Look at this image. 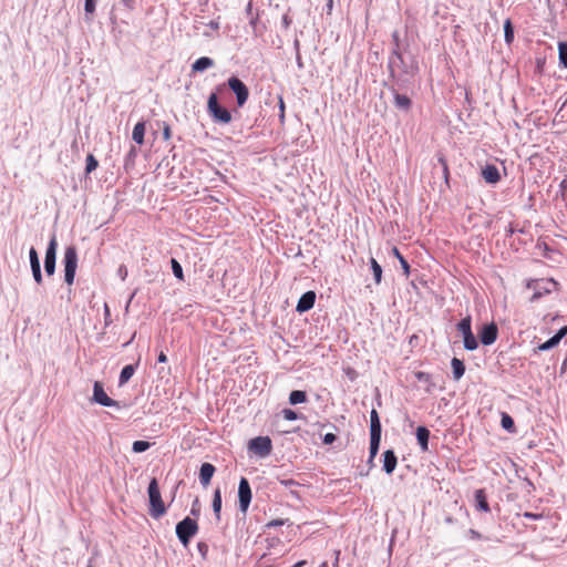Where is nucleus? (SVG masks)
<instances>
[{
	"label": "nucleus",
	"instance_id": "obj_1",
	"mask_svg": "<svg viewBox=\"0 0 567 567\" xmlns=\"http://www.w3.org/2000/svg\"><path fill=\"white\" fill-rule=\"evenodd\" d=\"M390 76L393 80L406 81L402 76L412 78L416 74L419 68L413 61L408 63L399 49H393L388 61Z\"/></svg>",
	"mask_w": 567,
	"mask_h": 567
},
{
	"label": "nucleus",
	"instance_id": "obj_2",
	"mask_svg": "<svg viewBox=\"0 0 567 567\" xmlns=\"http://www.w3.org/2000/svg\"><path fill=\"white\" fill-rule=\"evenodd\" d=\"M225 85L216 86V92H212L207 100V112L214 123L229 124L231 122V113L218 102L217 93L224 91Z\"/></svg>",
	"mask_w": 567,
	"mask_h": 567
},
{
	"label": "nucleus",
	"instance_id": "obj_3",
	"mask_svg": "<svg viewBox=\"0 0 567 567\" xmlns=\"http://www.w3.org/2000/svg\"><path fill=\"white\" fill-rule=\"evenodd\" d=\"M150 499V515L153 518H159L166 513V507L161 496L156 478H152L147 488Z\"/></svg>",
	"mask_w": 567,
	"mask_h": 567
},
{
	"label": "nucleus",
	"instance_id": "obj_4",
	"mask_svg": "<svg viewBox=\"0 0 567 567\" xmlns=\"http://www.w3.org/2000/svg\"><path fill=\"white\" fill-rule=\"evenodd\" d=\"M64 265V281L71 286L74 282L75 272L78 268V251L74 246H69L64 250L63 256Z\"/></svg>",
	"mask_w": 567,
	"mask_h": 567
},
{
	"label": "nucleus",
	"instance_id": "obj_5",
	"mask_svg": "<svg viewBox=\"0 0 567 567\" xmlns=\"http://www.w3.org/2000/svg\"><path fill=\"white\" fill-rule=\"evenodd\" d=\"M198 532V524L190 517H185L176 525V535L183 546L187 547L192 537Z\"/></svg>",
	"mask_w": 567,
	"mask_h": 567
},
{
	"label": "nucleus",
	"instance_id": "obj_6",
	"mask_svg": "<svg viewBox=\"0 0 567 567\" xmlns=\"http://www.w3.org/2000/svg\"><path fill=\"white\" fill-rule=\"evenodd\" d=\"M556 286V282L551 279L545 280H532L527 284V288L533 289V295L530 297V301L535 302L539 300L544 295L549 293L553 288Z\"/></svg>",
	"mask_w": 567,
	"mask_h": 567
},
{
	"label": "nucleus",
	"instance_id": "obj_7",
	"mask_svg": "<svg viewBox=\"0 0 567 567\" xmlns=\"http://www.w3.org/2000/svg\"><path fill=\"white\" fill-rule=\"evenodd\" d=\"M248 449L259 457H266L271 453L272 443L269 436H257L249 441Z\"/></svg>",
	"mask_w": 567,
	"mask_h": 567
},
{
	"label": "nucleus",
	"instance_id": "obj_8",
	"mask_svg": "<svg viewBox=\"0 0 567 567\" xmlns=\"http://www.w3.org/2000/svg\"><path fill=\"white\" fill-rule=\"evenodd\" d=\"M227 85L236 95L237 105L244 106L249 97V90L247 85L237 76H230L227 81Z\"/></svg>",
	"mask_w": 567,
	"mask_h": 567
},
{
	"label": "nucleus",
	"instance_id": "obj_9",
	"mask_svg": "<svg viewBox=\"0 0 567 567\" xmlns=\"http://www.w3.org/2000/svg\"><path fill=\"white\" fill-rule=\"evenodd\" d=\"M56 249L58 241L56 236L53 234L49 245L47 247L45 257H44V271L47 276H53L55 272V261H56Z\"/></svg>",
	"mask_w": 567,
	"mask_h": 567
},
{
	"label": "nucleus",
	"instance_id": "obj_10",
	"mask_svg": "<svg viewBox=\"0 0 567 567\" xmlns=\"http://www.w3.org/2000/svg\"><path fill=\"white\" fill-rule=\"evenodd\" d=\"M251 488L248 480L246 477H241L238 485V502L239 509L241 513L246 514L248 507L251 502Z\"/></svg>",
	"mask_w": 567,
	"mask_h": 567
},
{
	"label": "nucleus",
	"instance_id": "obj_11",
	"mask_svg": "<svg viewBox=\"0 0 567 567\" xmlns=\"http://www.w3.org/2000/svg\"><path fill=\"white\" fill-rule=\"evenodd\" d=\"M93 402L106 408H120V403L111 399L104 391L101 382L95 381L93 385Z\"/></svg>",
	"mask_w": 567,
	"mask_h": 567
},
{
	"label": "nucleus",
	"instance_id": "obj_12",
	"mask_svg": "<svg viewBox=\"0 0 567 567\" xmlns=\"http://www.w3.org/2000/svg\"><path fill=\"white\" fill-rule=\"evenodd\" d=\"M498 336V328L494 322L484 324L478 332L480 340L484 346L493 344Z\"/></svg>",
	"mask_w": 567,
	"mask_h": 567
},
{
	"label": "nucleus",
	"instance_id": "obj_13",
	"mask_svg": "<svg viewBox=\"0 0 567 567\" xmlns=\"http://www.w3.org/2000/svg\"><path fill=\"white\" fill-rule=\"evenodd\" d=\"M316 301V292L312 290L306 291L298 300L296 311L299 313H303L309 311Z\"/></svg>",
	"mask_w": 567,
	"mask_h": 567
},
{
	"label": "nucleus",
	"instance_id": "obj_14",
	"mask_svg": "<svg viewBox=\"0 0 567 567\" xmlns=\"http://www.w3.org/2000/svg\"><path fill=\"white\" fill-rule=\"evenodd\" d=\"M392 94H393V97H394V106L398 109V110H401V111H404V112H409L412 107V101L411 99L405 95V94H400L399 91L395 89V87H391L390 89Z\"/></svg>",
	"mask_w": 567,
	"mask_h": 567
},
{
	"label": "nucleus",
	"instance_id": "obj_15",
	"mask_svg": "<svg viewBox=\"0 0 567 567\" xmlns=\"http://www.w3.org/2000/svg\"><path fill=\"white\" fill-rule=\"evenodd\" d=\"M474 507L478 512L489 513L491 507L484 488L476 489L474 493Z\"/></svg>",
	"mask_w": 567,
	"mask_h": 567
},
{
	"label": "nucleus",
	"instance_id": "obj_16",
	"mask_svg": "<svg viewBox=\"0 0 567 567\" xmlns=\"http://www.w3.org/2000/svg\"><path fill=\"white\" fill-rule=\"evenodd\" d=\"M383 471L386 474H392L398 464V457L393 450H386L383 452Z\"/></svg>",
	"mask_w": 567,
	"mask_h": 567
},
{
	"label": "nucleus",
	"instance_id": "obj_17",
	"mask_svg": "<svg viewBox=\"0 0 567 567\" xmlns=\"http://www.w3.org/2000/svg\"><path fill=\"white\" fill-rule=\"evenodd\" d=\"M482 176L488 184H496L501 179L499 171L493 164H488L482 169Z\"/></svg>",
	"mask_w": 567,
	"mask_h": 567
},
{
	"label": "nucleus",
	"instance_id": "obj_18",
	"mask_svg": "<svg viewBox=\"0 0 567 567\" xmlns=\"http://www.w3.org/2000/svg\"><path fill=\"white\" fill-rule=\"evenodd\" d=\"M216 468L210 463H203L199 470V482L203 486H207L215 473Z\"/></svg>",
	"mask_w": 567,
	"mask_h": 567
},
{
	"label": "nucleus",
	"instance_id": "obj_19",
	"mask_svg": "<svg viewBox=\"0 0 567 567\" xmlns=\"http://www.w3.org/2000/svg\"><path fill=\"white\" fill-rule=\"evenodd\" d=\"M416 440L417 443L423 452H426L429 450V437H430V431L425 426H419L416 429Z\"/></svg>",
	"mask_w": 567,
	"mask_h": 567
},
{
	"label": "nucleus",
	"instance_id": "obj_20",
	"mask_svg": "<svg viewBox=\"0 0 567 567\" xmlns=\"http://www.w3.org/2000/svg\"><path fill=\"white\" fill-rule=\"evenodd\" d=\"M214 65H215V62L212 58L202 56L193 63L192 71L193 72H204Z\"/></svg>",
	"mask_w": 567,
	"mask_h": 567
},
{
	"label": "nucleus",
	"instance_id": "obj_21",
	"mask_svg": "<svg viewBox=\"0 0 567 567\" xmlns=\"http://www.w3.org/2000/svg\"><path fill=\"white\" fill-rule=\"evenodd\" d=\"M382 426L379 413L373 409L370 413V435H381Z\"/></svg>",
	"mask_w": 567,
	"mask_h": 567
},
{
	"label": "nucleus",
	"instance_id": "obj_22",
	"mask_svg": "<svg viewBox=\"0 0 567 567\" xmlns=\"http://www.w3.org/2000/svg\"><path fill=\"white\" fill-rule=\"evenodd\" d=\"M454 380L458 381L465 373V364L462 360L453 358L451 361Z\"/></svg>",
	"mask_w": 567,
	"mask_h": 567
},
{
	"label": "nucleus",
	"instance_id": "obj_23",
	"mask_svg": "<svg viewBox=\"0 0 567 567\" xmlns=\"http://www.w3.org/2000/svg\"><path fill=\"white\" fill-rule=\"evenodd\" d=\"M144 136H145V123L138 122L135 124L133 132H132V138L133 141L142 145L144 143Z\"/></svg>",
	"mask_w": 567,
	"mask_h": 567
},
{
	"label": "nucleus",
	"instance_id": "obj_24",
	"mask_svg": "<svg viewBox=\"0 0 567 567\" xmlns=\"http://www.w3.org/2000/svg\"><path fill=\"white\" fill-rule=\"evenodd\" d=\"M135 370H136V365H134V364L125 365L120 373L118 385L122 386V385L126 384L130 381V379L133 377Z\"/></svg>",
	"mask_w": 567,
	"mask_h": 567
},
{
	"label": "nucleus",
	"instance_id": "obj_25",
	"mask_svg": "<svg viewBox=\"0 0 567 567\" xmlns=\"http://www.w3.org/2000/svg\"><path fill=\"white\" fill-rule=\"evenodd\" d=\"M213 512L216 516V519H220V511H221V492L219 488H216L213 496Z\"/></svg>",
	"mask_w": 567,
	"mask_h": 567
},
{
	"label": "nucleus",
	"instance_id": "obj_26",
	"mask_svg": "<svg viewBox=\"0 0 567 567\" xmlns=\"http://www.w3.org/2000/svg\"><path fill=\"white\" fill-rule=\"evenodd\" d=\"M306 401H307V393L305 391L293 390L289 394V403L291 405L305 403Z\"/></svg>",
	"mask_w": 567,
	"mask_h": 567
},
{
	"label": "nucleus",
	"instance_id": "obj_27",
	"mask_svg": "<svg viewBox=\"0 0 567 567\" xmlns=\"http://www.w3.org/2000/svg\"><path fill=\"white\" fill-rule=\"evenodd\" d=\"M415 378L417 379L419 382L426 384L425 391L427 393L432 391V386L434 385V383L432 382L431 374H429L427 372L417 371L415 372Z\"/></svg>",
	"mask_w": 567,
	"mask_h": 567
},
{
	"label": "nucleus",
	"instance_id": "obj_28",
	"mask_svg": "<svg viewBox=\"0 0 567 567\" xmlns=\"http://www.w3.org/2000/svg\"><path fill=\"white\" fill-rule=\"evenodd\" d=\"M456 328L462 333V336L472 333V318H471V316L468 315L465 318H463L457 323Z\"/></svg>",
	"mask_w": 567,
	"mask_h": 567
},
{
	"label": "nucleus",
	"instance_id": "obj_29",
	"mask_svg": "<svg viewBox=\"0 0 567 567\" xmlns=\"http://www.w3.org/2000/svg\"><path fill=\"white\" fill-rule=\"evenodd\" d=\"M464 349L467 351H474L478 348V342L474 333L463 336Z\"/></svg>",
	"mask_w": 567,
	"mask_h": 567
},
{
	"label": "nucleus",
	"instance_id": "obj_30",
	"mask_svg": "<svg viewBox=\"0 0 567 567\" xmlns=\"http://www.w3.org/2000/svg\"><path fill=\"white\" fill-rule=\"evenodd\" d=\"M501 425L504 430H506L507 432L509 433H513L515 432V423H514V420L513 417L507 414V413H503L502 414V420H501Z\"/></svg>",
	"mask_w": 567,
	"mask_h": 567
},
{
	"label": "nucleus",
	"instance_id": "obj_31",
	"mask_svg": "<svg viewBox=\"0 0 567 567\" xmlns=\"http://www.w3.org/2000/svg\"><path fill=\"white\" fill-rule=\"evenodd\" d=\"M371 269L373 272V278L377 285L381 282L382 279V267L379 265V262L374 259H370Z\"/></svg>",
	"mask_w": 567,
	"mask_h": 567
},
{
	"label": "nucleus",
	"instance_id": "obj_32",
	"mask_svg": "<svg viewBox=\"0 0 567 567\" xmlns=\"http://www.w3.org/2000/svg\"><path fill=\"white\" fill-rule=\"evenodd\" d=\"M380 442H381V435H370V449H369V454L372 456V457H375L378 452H379V447H380Z\"/></svg>",
	"mask_w": 567,
	"mask_h": 567
},
{
	"label": "nucleus",
	"instance_id": "obj_33",
	"mask_svg": "<svg viewBox=\"0 0 567 567\" xmlns=\"http://www.w3.org/2000/svg\"><path fill=\"white\" fill-rule=\"evenodd\" d=\"M392 254L398 258L402 269L404 270V275H410V265L408 260L401 255L400 250L396 247L392 248Z\"/></svg>",
	"mask_w": 567,
	"mask_h": 567
},
{
	"label": "nucleus",
	"instance_id": "obj_34",
	"mask_svg": "<svg viewBox=\"0 0 567 567\" xmlns=\"http://www.w3.org/2000/svg\"><path fill=\"white\" fill-rule=\"evenodd\" d=\"M504 39L507 44H511L514 40V29L509 19L504 23Z\"/></svg>",
	"mask_w": 567,
	"mask_h": 567
},
{
	"label": "nucleus",
	"instance_id": "obj_35",
	"mask_svg": "<svg viewBox=\"0 0 567 567\" xmlns=\"http://www.w3.org/2000/svg\"><path fill=\"white\" fill-rule=\"evenodd\" d=\"M559 63L567 69V42L558 43Z\"/></svg>",
	"mask_w": 567,
	"mask_h": 567
},
{
	"label": "nucleus",
	"instance_id": "obj_36",
	"mask_svg": "<svg viewBox=\"0 0 567 567\" xmlns=\"http://www.w3.org/2000/svg\"><path fill=\"white\" fill-rule=\"evenodd\" d=\"M559 342L557 341V339L553 336L551 338H549L546 342L544 343H540L537 349L535 350L536 351H548L553 348H555L556 346H558Z\"/></svg>",
	"mask_w": 567,
	"mask_h": 567
},
{
	"label": "nucleus",
	"instance_id": "obj_37",
	"mask_svg": "<svg viewBox=\"0 0 567 567\" xmlns=\"http://www.w3.org/2000/svg\"><path fill=\"white\" fill-rule=\"evenodd\" d=\"M97 166H99L97 159L94 157V155L89 154L86 156L85 174L86 175L91 174L93 171L96 169Z\"/></svg>",
	"mask_w": 567,
	"mask_h": 567
},
{
	"label": "nucleus",
	"instance_id": "obj_38",
	"mask_svg": "<svg viewBox=\"0 0 567 567\" xmlns=\"http://www.w3.org/2000/svg\"><path fill=\"white\" fill-rule=\"evenodd\" d=\"M171 266L174 276L179 280H184L183 267L175 258L171 259Z\"/></svg>",
	"mask_w": 567,
	"mask_h": 567
},
{
	"label": "nucleus",
	"instance_id": "obj_39",
	"mask_svg": "<svg viewBox=\"0 0 567 567\" xmlns=\"http://www.w3.org/2000/svg\"><path fill=\"white\" fill-rule=\"evenodd\" d=\"M151 446V443L147 441H135L132 445V451L134 453H143L146 450H148Z\"/></svg>",
	"mask_w": 567,
	"mask_h": 567
},
{
	"label": "nucleus",
	"instance_id": "obj_40",
	"mask_svg": "<svg viewBox=\"0 0 567 567\" xmlns=\"http://www.w3.org/2000/svg\"><path fill=\"white\" fill-rule=\"evenodd\" d=\"M282 415L288 421H295V420L299 419V414L291 409H284Z\"/></svg>",
	"mask_w": 567,
	"mask_h": 567
},
{
	"label": "nucleus",
	"instance_id": "obj_41",
	"mask_svg": "<svg viewBox=\"0 0 567 567\" xmlns=\"http://www.w3.org/2000/svg\"><path fill=\"white\" fill-rule=\"evenodd\" d=\"M96 7V0H85L84 10L86 14H93Z\"/></svg>",
	"mask_w": 567,
	"mask_h": 567
},
{
	"label": "nucleus",
	"instance_id": "obj_42",
	"mask_svg": "<svg viewBox=\"0 0 567 567\" xmlns=\"http://www.w3.org/2000/svg\"><path fill=\"white\" fill-rule=\"evenodd\" d=\"M437 161L442 165V171H443L444 178H445V181H447L449 179V174H450L449 173L447 162H446V159L444 158L443 155H440Z\"/></svg>",
	"mask_w": 567,
	"mask_h": 567
},
{
	"label": "nucleus",
	"instance_id": "obj_43",
	"mask_svg": "<svg viewBox=\"0 0 567 567\" xmlns=\"http://www.w3.org/2000/svg\"><path fill=\"white\" fill-rule=\"evenodd\" d=\"M197 550L200 554V556L203 557V559H206L207 554H208V545L204 542H199V543H197Z\"/></svg>",
	"mask_w": 567,
	"mask_h": 567
},
{
	"label": "nucleus",
	"instance_id": "obj_44",
	"mask_svg": "<svg viewBox=\"0 0 567 567\" xmlns=\"http://www.w3.org/2000/svg\"><path fill=\"white\" fill-rule=\"evenodd\" d=\"M286 522H287V520H285V519H280V518H278V519H272V520L268 522V523L266 524V526H265V527H266L267 529L275 528V527H279V526L285 525V524H286Z\"/></svg>",
	"mask_w": 567,
	"mask_h": 567
},
{
	"label": "nucleus",
	"instance_id": "obj_45",
	"mask_svg": "<svg viewBox=\"0 0 567 567\" xmlns=\"http://www.w3.org/2000/svg\"><path fill=\"white\" fill-rule=\"evenodd\" d=\"M111 323H112L111 310H110L107 303H104V324H105V327H109Z\"/></svg>",
	"mask_w": 567,
	"mask_h": 567
},
{
	"label": "nucleus",
	"instance_id": "obj_46",
	"mask_svg": "<svg viewBox=\"0 0 567 567\" xmlns=\"http://www.w3.org/2000/svg\"><path fill=\"white\" fill-rule=\"evenodd\" d=\"M295 48H296V62H297V65L299 69H302L303 68V62H302V59H301V55H300V52H299V41L296 40L295 41Z\"/></svg>",
	"mask_w": 567,
	"mask_h": 567
},
{
	"label": "nucleus",
	"instance_id": "obj_47",
	"mask_svg": "<svg viewBox=\"0 0 567 567\" xmlns=\"http://www.w3.org/2000/svg\"><path fill=\"white\" fill-rule=\"evenodd\" d=\"M279 120L281 123L285 121V102L281 96H279Z\"/></svg>",
	"mask_w": 567,
	"mask_h": 567
},
{
	"label": "nucleus",
	"instance_id": "obj_48",
	"mask_svg": "<svg viewBox=\"0 0 567 567\" xmlns=\"http://www.w3.org/2000/svg\"><path fill=\"white\" fill-rule=\"evenodd\" d=\"M567 334V324L560 328L554 337L557 339L558 342L561 341V339Z\"/></svg>",
	"mask_w": 567,
	"mask_h": 567
},
{
	"label": "nucleus",
	"instance_id": "obj_49",
	"mask_svg": "<svg viewBox=\"0 0 567 567\" xmlns=\"http://www.w3.org/2000/svg\"><path fill=\"white\" fill-rule=\"evenodd\" d=\"M337 440V436L333 433H327L322 437V442L324 444H332Z\"/></svg>",
	"mask_w": 567,
	"mask_h": 567
},
{
	"label": "nucleus",
	"instance_id": "obj_50",
	"mask_svg": "<svg viewBox=\"0 0 567 567\" xmlns=\"http://www.w3.org/2000/svg\"><path fill=\"white\" fill-rule=\"evenodd\" d=\"M32 277L34 279V281L38 284V285H41L43 282V276H42V271L41 269L39 270H33L32 271Z\"/></svg>",
	"mask_w": 567,
	"mask_h": 567
},
{
	"label": "nucleus",
	"instance_id": "obj_51",
	"mask_svg": "<svg viewBox=\"0 0 567 567\" xmlns=\"http://www.w3.org/2000/svg\"><path fill=\"white\" fill-rule=\"evenodd\" d=\"M29 259H30V264L35 262L37 260H40L38 251L35 250L34 247H31L29 250Z\"/></svg>",
	"mask_w": 567,
	"mask_h": 567
},
{
	"label": "nucleus",
	"instance_id": "obj_52",
	"mask_svg": "<svg viewBox=\"0 0 567 567\" xmlns=\"http://www.w3.org/2000/svg\"><path fill=\"white\" fill-rule=\"evenodd\" d=\"M467 535L471 539H482L483 538V535L473 528L468 529Z\"/></svg>",
	"mask_w": 567,
	"mask_h": 567
},
{
	"label": "nucleus",
	"instance_id": "obj_53",
	"mask_svg": "<svg viewBox=\"0 0 567 567\" xmlns=\"http://www.w3.org/2000/svg\"><path fill=\"white\" fill-rule=\"evenodd\" d=\"M279 482H280V484L282 486H285L287 488H290L292 486H297L298 485V483L296 481L290 480V478L289 480H280Z\"/></svg>",
	"mask_w": 567,
	"mask_h": 567
},
{
	"label": "nucleus",
	"instance_id": "obj_54",
	"mask_svg": "<svg viewBox=\"0 0 567 567\" xmlns=\"http://www.w3.org/2000/svg\"><path fill=\"white\" fill-rule=\"evenodd\" d=\"M524 517H525V518H528V519H534V520H536V519H540V518H543V515H542V514H537V513H529V512H526V513H524Z\"/></svg>",
	"mask_w": 567,
	"mask_h": 567
},
{
	"label": "nucleus",
	"instance_id": "obj_55",
	"mask_svg": "<svg viewBox=\"0 0 567 567\" xmlns=\"http://www.w3.org/2000/svg\"><path fill=\"white\" fill-rule=\"evenodd\" d=\"M392 40H393V49H399L400 50V38H399L398 31L393 32Z\"/></svg>",
	"mask_w": 567,
	"mask_h": 567
},
{
	"label": "nucleus",
	"instance_id": "obj_56",
	"mask_svg": "<svg viewBox=\"0 0 567 567\" xmlns=\"http://www.w3.org/2000/svg\"><path fill=\"white\" fill-rule=\"evenodd\" d=\"M117 275L121 277L122 280H125L126 276H127L126 267L125 266H120V268L117 270Z\"/></svg>",
	"mask_w": 567,
	"mask_h": 567
},
{
	"label": "nucleus",
	"instance_id": "obj_57",
	"mask_svg": "<svg viewBox=\"0 0 567 567\" xmlns=\"http://www.w3.org/2000/svg\"><path fill=\"white\" fill-rule=\"evenodd\" d=\"M559 192L561 193L563 196L567 192V176L560 182Z\"/></svg>",
	"mask_w": 567,
	"mask_h": 567
},
{
	"label": "nucleus",
	"instance_id": "obj_58",
	"mask_svg": "<svg viewBox=\"0 0 567 567\" xmlns=\"http://www.w3.org/2000/svg\"><path fill=\"white\" fill-rule=\"evenodd\" d=\"M190 514L195 516L199 515L198 498H196L195 502L193 503Z\"/></svg>",
	"mask_w": 567,
	"mask_h": 567
},
{
	"label": "nucleus",
	"instance_id": "obj_59",
	"mask_svg": "<svg viewBox=\"0 0 567 567\" xmlns=\"http://www.w3.org/2000/svg\"><path fill=\"white\" fill-rule=\"evenodd\" d=\"M163 136L165 141L171 138V127L167 124L164 125Z\"/></svg>",
	"mask_w": 567,
	"mask_h": 567
},
{
	"label": "nucleus",
	"instance_id": "obj_60",
	"mask_svg": "<svg viewBox=\"0 0 567 567\" xmlns=\"http://www.w3.org/2000/svg\"><path fill=\"white\" fill-rule=\"evenodd\" d=\"M136 150L135 147H131L130 152L126 155V161H133L136 157Z\"/></svg>",
	"mask_w": 567,
	"mask_h": 567
},
{
	"label": "nucleus",
	"instance_id": "obj_61",
	"mask_svg": "<svg viewBox=\"0 0 567 567\" xmlns=\"http://www.w3.org/2000/svg\"><path fill=\"white\" fill-rule=\"evenodd\" d=\"M121 4H123L128 10H132L134 8V0H122Z\"/></svg>",
	"mask_w": 567,
	"mask_h": 567
},
{
	"label": "nucleus",
	"instance_id": "obj_62",
	"mask_svg": "<svg viewBox=\"0 0 567 567\" xmlns=\"http://www.w3.org/2000/svg\"><path fill=\"white\" fill-rule=\"evenodd\" d=\"M334 559L332 561L333 567H339V557H340V550L333 551Z\"/></svg>",
	"mask_w": 567,
	"mask_h": 567
},
{
	"label": "nucleus",
	"instance_id": "obj_63",
	"mask_svg": "<svg viewBox=\"0 0 567 567\" xmlns=\"http://www.w3.org/2000/svg\"><path fill=\"white\" fill-rule=\"evenodd\" d=\"M157 361L161 362V363L167 362V355L163 351H161L158 357H157Z\"/></svg>",
	"mask_w": 567,
	"mask_h": 567
},
{
	"label": "nucleus",
	"instance_id": "obj_64",
	"mask_svg": "<svg viewBox=\"0 0 567 567\" xmlns=\"http://www.w3.org/2000/svg\"><path fill=\"white\" fill-rule=\"evenodd\" d=\"M31 271L41 269L40 260H37L35 262L30 264Z\"/></svg>",
	"mask_w": 567,
	"mask_h": 567
}]
</instances>
